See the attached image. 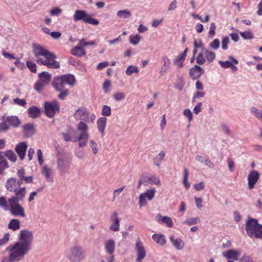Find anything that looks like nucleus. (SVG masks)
<instances>
[{
    "label": "nucleus",
    "instance_id": "nucleus-34",
    "mask_svg": "<svg viewBox=\"0 0 262 262\" xmlns=\"http://www.w3.org/2000/svg\"><path fill=\"white\" fill-rule=\"evenodd\" d=\"M23 128L24 135L27 137L32 136L35 132L34 125L31 123H28L24 125Z\"/></svg>",
    "mask_w": 262,
    "mask_h": 262
},
{
    "label": "nucleus",
    "instance_id": "nucleus-54",
    "mask_svg": "<svg viewBox=\"0 0 262 262\" xmlns=\"http://www.w3.org/2000/svg\"><path fill=\"white\" fill-rule=\"evenodd\" d=\"M102 115L104 116H110L111 115V108L108 105H105L102 110Z\"/></svg>",
    "mask_w": 262,
    "mask_h": 262
},
{
    "label": "nucleus",
    "instance_id": "nucleus-40",
    "mask_svg": "<svg viewBox=\"0 0 262 262\" xmlns=\"http://www.w3.org/2000/svg\"><path fill=\"white\" fill-rule=\"evenodd\" d=\"M131 12L127 9L119 10L117 13V15L119 18H128L131 16Z\"/></svg>",
    "mask_w": 262,
    "mask_h": 262
},
{
    "label": "nucleus",
    "instance_id": "nucleus-38",
    "mask_svg": "<svg viewBox=\"0 0 262 262\" xmlns=\"http://www.w3.org/2000/svg\"><path fill=\"white\" fill-rule=\"evenodd\" d=\"M28 112L29 117L32 118H36L39 117L40 115V111L39 108L35 106H32L30 107Z\"/></svg>",
    "mask_w": 262,
    "mask_h": 262
},
{
    "label": "nucleus",
    "instance_id": "nucleus-24",
    "mask_svg": "<svg viewBox=\"0 0 262 262\" xmlns=\"http://www.w3.org/2000/svg\"><path fill=\"white\" fill-rule=\"evenodd\" d=\"M52 84L54 88L58 91H62L64 89L66 85L61 76L55 77L53 80Z\"/></svg>",
    "mask_w": 262,
    "mask_h": 262
},
{
    "label": "nucleus",
    "instance_id": "nucleus-16",
    "mask_svg": "<svg viewBox=\"0 0 262 262\" xmlns=\"http://www.w3.org/2000/svg\"><path fill=\"white\" fill-rule=\"evenodd\" d=\"M21 184V180H18L16 178H10L6 182L5 187L8 191L13 192L19 187Z\"/></svg>",
    "mask_w": 262,
    "mask_h": 262
},
{
    "label": "nucleus",
    "instance_id": "nucleus-62",
    "mask_svg": "<svg viewBox=\"0 0 262 262\" xmlns=\"http://www.w3.org/2000/svg\"><path fill=\"white\" fill-rule=\"evenodd\" d=\"M13 102L14 104L18 105L19 106H24L26 104V101L24 99H19L18 98L13 99Z\"/></svg>",
    "mask_w": 262,
    "mask_h": 262
},
{
    "label": "nucleus",
    "instance_id": "nucleus-60",
    "mask_svg": "<svg viewBox=\"0 0 262 262\" xmlns=\"http://www.w3.org/2000/svg\"><path fill=\"white\" fill-rule=\"evenodd\" d=\"M210 47L213 50H217L220 47V41L218 39H215L210 43Z\"/></svg>",
    "mask_w": 262,
    "mask_h": 262
},
{
    "label": "nucleus",
    "instance_id": "nucleus-39",
    "mask_svg": "<svg viewBox=\"0 0 262 262\" xmlns=\"http://www.w3.org/2000/svg\"><path fill=\"white\" fill-rule=\"evenodd\" d=\"M20 221L17 219L11 220L8 224V228L13 231H16L20 228Z\"/></svg>",
    "mask_w": 262,
    "mask_h": 262
},
{
    "label": "nucleus",
    "instance_id": "nucleus-21",
    "mask_svg": "<svg viewBox=\"0 0 262 262\" xmlns=\"http://www.w3.org/2000/svg\"><path fill=\"white\" fill-rule=\"evenodd\" d=\"M169 240L173 247L178 250H182L185 245L184 242L180 238H176L173 235L169 236Z\"/></svg>",
    "mask_w": 262,
    "mask_h": 262
},
{
    "label": "nucleus",
    "instance_id": "nucleus-9",
    "mask_svg": "<svg viewBox=\"0 0 262 262\" xmlns=\"http://www.w3.org/2000/svg\"><path fill=\"white\" fill-rule=\"evenodd\" d=\"M77 130L79 133V135H85L84 138L80 140H77L78 145L80 147H83L87 144L88 140L89 138V125L85 124L84 123L81 122L77 126Z\"/></svg>",
    "mask_w": 262,
    "mask_h": 262
},
{
    "label": "nucleus",
    "instance_id": "nucleus-29",
    "mask_svg": "<svg viewBox=\"0 0 262 262\" xmlns=\"http://www.w3.org/2000/svg\"><path fill=\"white\" fill-rule=\"evenodd\" d=\"M162 62L163 65L160 71V73L162 76L164 75L169 69L171 60L167 56L164 55L162 57Z\"/></svg>",
    "mask_w": 262,
    "mask_h": 262
},
{
    "label": "nucleus",
    "instance_id": "nucleus-22",
    "mask_svg": "<svg viewBox=\"0 0 262 262\" xmlns=\"http://www.w3.org/2000/svg\"><path fill=\"white\" fill-rule=\"evenodd\" d=\"M188 49L186 48L184 51L178 55L173 60V63L178 68H181L184 66V62L185 60Z\"/></svg>",
    "mask_w": 262,
    "mask_h": 262
},
{
    "label": "nucleus",
    "instance_id": "nucleus-57",
    "mask_svg": "<svg viewBox=\"0 0 262 262\" xmlns=\"http://www.w3.org/2000/svg\"><path fill=\"white\" fill-rule=\"evenodd\" d=\"M113 97L115 100L120 101L123 100L125 98V95L122 92H117L114 94Z\"/></svg>",
    "mask_w": 262,
    "mask_h": 262
},
{
    "label": "nucleus",
    "instance_id": "nucleus-45",
    "mask_svg": "<svg viewBox=\"0 0 262 262\" xmlns=\"http://www.w3.org/2000/svg\"><path fill=\"white\" fill-rule=\"evenodd\" d=\"M200 222V219L199 217H191L188 219L186 221L183 222V224H186L189 226L197 224Z\"/></svg>",
    "mask_w": 262,
    "mask_h": 262
},
{
    "label": "nucleus",
    "instance_id": "nucleus-31",
    "mask_svg": "<svg viewBox=\"0 0 262 262\" xmlns=\"http://www.w3.org/2000/svg\"><path fill=\"white\" fill-rule=\"evenodd\" d=\"M152 238L157 244L160 246H164L166 243V238L165 236L163 234H154L152 235Z\"/></svg>",
    "mask_w": 262,
    "mask_h": 262
},
{
    "label": "nucleus",
    "instance_id": "nucleus-63",
    "mask_svg": "<svg viewBox=\"0 0 262 262\" xmlns=\"http://www.w3.org/2000/svg\"><path fill=\"white\" fill-rule=\"evenodd\" d=\"M27 66L29 70L33 73H36V64L32 62V61H27Z\"/></svg>",
    "mask_w": 262,
    "mask_h": 262
},
{
    "label": "nucleus",
    "instance_id": "nucleus-42",
    "mask_svg": "<svg viewBox=\"0 0 262 262\" xmlns=\"http://www.w3.org/2000/svg\"><path fill=\"white\" fill-rule=\"evenodd\" d=\"M250 112L256 118L262 120V110L255 107H252L250 108Z\"/></svg>",
    "mask_w": 262,
    "mask_h": 262
},
{
    "label": "nucleus",
    "instance_id": "nucleus-43",
    "mask_svg": "<svg viewBox=\"0 0 262 262\" xmlns=\"http://www.w3.org/2000/svg\"><path fill=\"white\" fill-rule=\"evenodd\" d=\"M141 40V36L136 34L135 35H130L129 36V42L134 46H136L138 44Z\"/></svg>",
    "mask_w": 262,
    "mask_h": 262
},
{
    "label": "nucleus",
    "instance_id": "nucleus-56",
    "mask_svg": "<svg viewBox=\"0 0 262 262\" xmlns=\"http://www.w3.org/2000/svg\"><path fill=\"white\" fill-rule=\"evenodd\" d=\"M216 26L214 23L210 24L209 31V37L212 38L215 34Z\"/></svg>",
    "mask_w": 262,
    "mask_h": 262
},
{
    "label": "nucleus",
    "instance_id": "nucleus-15",
    "mask_svg": "<svg viewBox=\"0 0 262 262\" xmlns=\"http://www.w3.org/2000/svg\"><path fill=\"white\" fill-rule=\"evenodd\" d=\"M135 248L137 252L136 261L141 262L145 257L146 252L143 243L139 239L136 241Z\"/></svg>",
    "mask_w": 262,
    "mask_h": 262
},
{
    "label": "nucleus",
    "instance_id": "nucleus-2",
    "mask_svg": "<svg viewBox=\"0 0 262 262\" xmlns=\"http://www.w3.org/2000/svg\"><path fill=\"white\" fill-rule=\"evenodd\" d=\"M33 53L37 59V62L52 69L59 68V62L55 60L56 55L41 45L34 44Z\"/></svg>",
    "mask_w": 262,
    "mask_h": 262
},
{
    "label": "nucleus",
    "instance_id": "nucleus-30",
    "mask_svg": "<svg viewBox=\"0 0 262 262\" xmlns=\"http://www.w3.org/2000/svg\"><path fill=\"white\" fill-rule=\"evenodd\" d=\"M15 195L11 196L10 199L15 198L16 201L19 202V201H23L25 197L26 193V190L25 187L20 188H17L16 191H14Z\"/></svg>",
    "mask_w": 262,
    "mask_h": 262
},
{
    "label": "nucleus",
    "instance_id": "nucleus-12",
    "mask_svg": "<svg viewBox=\"0 0 262 262\" xmlns=\"http://www.w3.org/2000/svg\"><path fill=\"white\" fill-rule=\"evenodd\" d=\"M44 107L46 115L49 118L54 117L55 114L59 112V105L56 101L45 102Z\"/></svg>",
    "mask_w": 262,
    "mask_h": 262
},
{
    "label": "nucleus",
    "instance_id": "nucleus-11",
    "mask_svg": "<svg viewBox=\"0 0 262 262\" xmlns=\"http://www.w3.org/2000/svg\"><path fill=\"white\" fill-rule=\"evenodd\" d=\"M51 75L48 72H43L39 75V80L34 85L35 90L40 92L42 88L47 84L51 79Z\"/></svg>",
    "mask_w": 262,
    "mask_h": 262
},
{
    "label": "nucleus",
    "instance_id": "nucleus-6",
    "mask_svg": "<svg viewBox=\"0 0 262 262\" xmlns=\"http://www.w3.org/2000/svg\"><path fill=\"white\" fill-rule=\"evenodd\" d=\"M74 119L79 121L76 126L81 122L84 123L88 125L89 122L94 123L96 115L94 114H91L84 107H80L75 111L73 114Z\"/></svg>",
    "mask_w": 262,
    "mask_h": 262
},
{
    "label": "nucleus",
    "instance_id": "nucleus-58",
    "mask_svg": "<svg viewBox=\"0 0 262 262\" xmlns=\"http://www.w3.org/2000/svg\"><path fill=\"white\" fill-rule=\"evenodd\" d=\"M111 83L110 80H105L103 84V89L105 93H108L111 89Z\"/></svg>",
    "mask_w": 262,
    "mask_h": 262
},
{
    "label": "nucleus",
    "instance_id": "nucleus-55",
    "mask_svg": "<svg viewBox=\"0 0 262 262\" xmlns=\"http://www.w3.org/2000/svg\"><path fill=\"white\" fill-rule=\"evenodd\" d=\"M229 43V39L227 36H224L222 38V48L224 50H226L228 49V45Z\"/></svg>",
    "mask_w": 262,
    "mask_h": 262
},
{
    "label": "nucleus",
    "instance_id": "nucleus-50",
    "mask_svg": "<svg viewBox=\"0 0 262 262\" xmlns=\"http://www.w3.org/2000/svg\"><path fill=\"white\" fill-rule=\"evenodd\" d=\"M205 93L202 91H197L193 96L192 101V102H196L197 99L203 98L204 97Z\"/></svg>",
    "mask_w": 262,
    "mask_h": 262
},
{
    "label": "nucleus",
    "instance_id": "nucleus-52",
    "mask_svg": "<svg viewBox=\"0 0 262 262\" xmlns=\"http://www.w3.org/2000/svg\"><path fill=\"white\" fill-rule=\"evenodd\" d=\"M10 241V234L6 233L3 236L0 238V246L6 244Z\"/></svg>",
    "mask_w": 262,
    "mask_h": 262
},
{
    "label": "nucleus",
    "instance_id": "nucleus-61",
    "mask_svg": "<svg viewBox=\"0 0 262 262\" xmlns=\"http://www.w3.org/2000/svg\"><path fill=\"white\" fill-rule=\"evenodd\" d=\"M10 128L7 120L5 122L0 123V132H5Z\"/></svg>",
    "mask_w": 262,
    "mask_h": 262
},
{
    "label": "nucleus",
    "instance_id": "nucleus-5",
    "mask_svg": "<svg viewBox=\"0 0 262 262\" xmlns=\"http://www.w3.org/2000/svg\"><path fill=\"white\" fill-rule=\"evenodd\" d=\"M66 256L72 262H81L85 257V251L81 246L75 245L67 250Z\"/></svg>",
    "mask_w": 262,
    "mask_h": 262
},
{
    "label": "nucleus",
    "instance_id": "nucleus-59",
    "mask_svg": "<svg viewBox=\"0 0 262 262\" xmlns=\"http://www.w3.org/2000/svg\"><path fill=\"white\" fill-rule=\"evenodd\" d=\"M238 262H254V261L250 256L244 254L239 259Z\"/></svg>",
    "mask_w": 262,
    "mask_h": 262
},
{
    "label": "nucleus",
    "instance_id": "nucleus-44",
    "mask_svg": "<svg viewBox=\"0 0 262 262\" xmlns=\"http://www.w3.org/2000/svg\"><path fill=\"white\" fill-rule=\"evenodd\" d=\"M165 156V153L163 151L160 152L157 155L154 159V163L155 165L159 166L161 161L163 160Z\"/></svg>",
    "mask_w": 262,
    "mask_h": 262
},
{
    "label": "nucleus",
    "instance_id": "nucleus-8",
    "mask_svg": "<svg viewBox=\"0 0 262 262\" xmlns=\"http://www.w3.org/2000/svg\"><path fill=\"white\" fill-rule=\"evenodd\" d=\"M215 58V54L213 52L205 49L202 51L197 56L196 63L202 65L207 62L208 63H211Z\"/></svg>",
    "mask_w": 262,
    "mask_h": 262
},
{
    "label": "nucleus",
    "instance_id": "nucleus-47",
    "mask_svg": "<svg viewBox=\"0 0 262 262\" xmlns=\"http://www.w3.org/2000/svg\"><path fill=\"white\" fill-rule=\"evenodd\" d=\"M89 145L92 148L93 154L96 155L98 151V147L96 141L93 139L90 140Z\"/></svg>",
    "mask_w": 262,
    "mask_h": 262
},
{
    "label": "nucleus",
    "instance_id": "nucleus-3",
    "mask_svg": "<svg viewBox=\"0 0 262 262\" xmlns=\"http://www.w3.org/2000/svg\"><path fill=\"white\" fill-rule=\"evenodd\" d=\"M0 207L5 211H10L12 214L16 216L24 217L26 216L24 208L16 201L15 198L9 199L7 201L6 197H0Z\"/></svg>",
    "mask_w": 262,
    "mask_h": 262
},
{
    "label": "nucleus",
    "instance_id": "nucleus-1",
    "mask_svg": "<svg viewBox=\"0 0 262 262\" xmlns=\"http://www.w3.org/2000/svg\"><path fill=\"white\" fill-rule=\"evenodd\" d=\"M34 239L33 232L23 229L19 231L18 241L9 245L5 251L9 253L10 262L23 260L30 251Z\"/></svg>",
    "mask_w": 262,
    "mask_h": 262
},
{
    "label": "nucleus",
    "instance_id": "nucleus-10",
    "mask_svg": "<svg viewBox=\"0 0 262 262\" xmlns=\"http://www.w3.org/2000/svg\"><path fill=\"white\" fill-rule=\"evenodd\" d=\"M70 166V161L66 157L58 156L57 158V169L61 176L68 173Z\"/></svg>",
    "mask_w": 262,
    "mask_h": 262
},
{
    "label": "nucleus",
    "instance_id": "nucleus-19",
    "mask_svg": "<svg viewBox=\"0 0 262 262\" xmlns=\"http://www.w3.org/2000/svg\"><path fill=\"white\" fill-rule=\"evenodd\" d=\"M156 220L159 224H164L167 227L170 228L173 226L172 220L169 216H162L161 214L158 213L156 216Z\"/></svg>",
    "mask_w": 262,
    "mask_h": 262
},
{
    "label": "nucleus",
    "instance_id": "nucleus-53",
    "mask_svg": "<svg viewBox=\"0 0 262 262\" xmlns=\"http://www.w3.org/2000/svg\"><path fill=\"white\" fill-rule=\"evenodd\" d=\"M9 167L7 160L0 161V174H3L5 169Z\"/></svg>",
    "mask_w": 262,
    "mask_h": 262
},
{
    "label": "nucleus",
    "instance_id": "nucleus-49",
    "mask_svg": "<svg viewBox=\"0 0 262 262\" xmlns=\"http://www.w3.org/2000/svg\"><path fill=\"white\" fill-rule=\"evenodd\" d=\"M239 33L244 39H251L253 38V34L250 31L240 32Z\"/></svg>",
    "mask_w": 262,
    "mask_h": 262
},
{
    "label": "nucleus",
    "instance_id": "nucleus-27",
    "mask_svg": "<svg viewBox=\"0 0 262 262\" xmlns=\"http://www.w3.org/2000/svg\"><path fill=\"white\" fill-rule=\"evenodd\" d=\"M228 58L229 60H226V61H219V63L221 66V67L224 69H228L230 68L231 66H232V64H238V61L237 59L234 58L232 56H229L228 57Z\"/></svg>",
    "mask_w": 262,
    "mask_h": 262
},
{
    "label": "nucleus",
    "instance_id": "nucleus-13",
    "mask_svg": "<svg viewBox=\"0 0 262 262\" xmlns=\"http://www.w3.org/2000/svg\"><path fill=\"white\" fill-rule=\"evenodd\" d=\"M62 135L63 136L64 140L67 142L72 141L73 142H76L77 140L85 138V135H83V134L82 135L79 134L77 136L76 132L72 127L69 128L67 132H63Z\"/></svg>",
    "mask_w": 262,
    "mask_h": 262
},
{
    "label": "nucleus",
    "instance_id": "nucleus-35",
    "mask_svg": "<svg viewBox=\"0 0 262 262\" xmlns=\"http://www.w3.org/2000/svg\"><path fill=\"white\" fill-rule=\"evenodd\" d=\"M66 85L73 86L75 83L76 79L75 76L70 74L63 75L61 76Z\"/></svg>",
    "mask_w": 262,
    "mask_h": 262
},
{
    "label": "nucleus",
    "instance_id": "nucleus-32",
    "mask_svg": "<svg viewBox=\"0 0 262 262\" xmlns=\"http://www.w3.org/2000/svg\"><path fill=\"white\" fill-rule=\"evenodd\" d=\"M71 53L72 55L77 57H81L86 54L85 49L82 46H80L79 44L71 49Z\"/></svg>",
    "mask_w": 262,
    "mask_h": 262
},
{
    "label": "nucleus",
    "instance_id": "nucleus-28",
    "mask_svg": "<svg viewBox=\"0 0 262 262\" xmlns=\"http://www.w3.org/2000/svg\"><path fill=\"white\" fill-rule=\"evenodd\" d=\"M204 70L200 66L195 65L190 70V75L192 79L199 78L204 73Z\"/></svg>",
    "mask_w": 262,
    "mask_h": 262
},
{
    "label": "nucleus",
    "instance_id": "nucleus-14",
    "mask_svg": "<svg viewBox=\"0 0 262 262\" xmlns=\"http://www.w3.org/2000/svg\"><path fill=\"white\" fill-rule=\"evenodd\" d=\"M156 190L154 188L148 189L140 195L139 204L142 207L147 204L146 199L151 201L155 196Z\"/></svg>",
    "mask_w": 262,
    "mask_h": 262
},
{
    "label": "nucleus",
    "instance_id": "nucleus-37",
    "mask_svg": "<svg viewBox=\"0 0 262 262\" xmlns=\"http://www.w3.org/2000/svg\"><path fill=\"white\" fill-rule=\"evenodd\" d=\"M144 182L147 184L160 185L161 181L160 178L155 175L147 177L145 178Z\"/></svg>",
    "mask_w": 262,
    "mask_h": 262
},
{
    "label": "nucleus",
    "instance_id": "nucleus-25",
    "mask_svg": "<svg viewBox=\"0 0 262 262\" xmlns=\"http://www.w3.org/2000/svg\"><path fill=\"white\" fill-rule=\"evenodd\" d=\"M107 119L105 117H100L97 121V127L98 131L102 136L105 134V129L106 126Z\"/></svg>",
    "mask_w": 262,
    "mask_h": 262
},
{
    "label": "nucleus",
    "instance_id": "nucleus-4",
    "mask_svg": "<svg viewBox=\"0 0 262 262\" xmlns=\"http://www.w3.org/2000/svg\"><path fill=\"white\" fill-rule=\"evenodd\" d=\"M245 229L250 238H262V225L256 219L250 218L246 222Z\"/></svg>",
    "mask_w": 262,
    "mask_h": 262
},
{
    "label": "nucleus",
    "instance_id": "nucleus-51",
    "mask_svg": "<svg viewBox=\"0 0 262 262\" xmlns=\"http://www.w3.org/2000/svg\"><path fill=\"white\" fill-rule=\"evenodd\" d=\"M96 43V41L95 40H92L90 41H86L84 39H81L79 41V45L82 46L84 48V47L88 46H93Z\"/></svg>",
    "mask_w": 262,
    "mask_h": 262
},
{
    "label": "nucleus",
    "instance_id": "nucleus-46",
    "mask_svg": "<svg viewBox=\"0 0 262 262\" xmlns=\"http://www.w3.org/2000/svg\"><path fill=\"white\" fill-rule=\"evenodd\" d=\"M5 157H6L10 161L14 162L16 160V156L14 151L11 150L5 151Z\"/></svg>",
    "mask_w": 262,
    "mask_h": 262
},
{
    "label": "nucleus",
    "instance_id": "nucleus-26",
    "mask_svg": "<svg viewBox=\"0 0 262 262\" xmlns=\"http://www.w3.org/2000/svg\"><path fill=\"white\" fill-rule=\"evenodd\" d=\"M115 245L116 243L114 239H108L104 242V249L111 256L113 255V254L115 251Z\"/></svg>",
    "mask_w": 262,
    "mask_h": 262
},
{
    "label": "nucleus",
    "instance_id": "nucleus-41",
    "mask_svg": "<svg viewBox=\"0 0 262 262\" xmlns=\"http://www.w3.org/2000/svg\"><path fill=\"white\" fill-rule=\"evenodd\" d=\"M139 72L138 67L133 65L129 66L125 71V74L128 76H130L134 73L138 74Z\"/></svg>",
    "mask_w": 262,
    "mask_h": 262
},
{
    "label": "nucleus",
    "instance_id": "nucleus-17",
    "mask_svg": "<svg viewBox=\"0 0 262 262\" xmlns=\"http://www.w3.org/2000/svg\"><path fill=\"white\" fill-rule=\"evenodd\" d=\"M260 173L256 170H251L248 175V186L249 189L254 188L255 185L259 179Z\"/></svg>",
    "mask_w": 262,
    "mask_h": 262
},
{
    "label": "nucleus",
    "instance_id": "nucleus-7",
    "mask_svg": "<svg viewBox=\"0 0 262 262\" xmlns=\"http://www.w3.org/2000/svg\"><path fill=\"white\" fill-rule=\"evenodd\" d=\"M73 19L75 21L82 20L85 23L95 26L99 24V21L97 19L92 18L90 15L83 10H76L73 16Z\"/></svg>",
    "mask_w": 262,
    "mask_h": 262
},
{
    "label": "nucleus",
    "instance_id": "nucleus-33",
    "mask_svg": "<svg viewBox=\"0 0 262 262\" xmlns=\"http://www.w3.org/2000/svg\"><path fill=\"white\" fill-rule=\"evenodd\" d=\"M7 122L10 127H17L21 124V121L16 116H10L6 118Z\"/></svg>",
    "mask_w": 262,
    "mask_h": 262
},
{
    "label": "nucleus",
    "instance_id": "nucleus-20",
    "mask_svg": "<svg viewBox=\"0 0 262 262\" xmlns=\"http://www.w3.org/2000/svg\"><path fill=\"white\" fill-rule=\"evenodd\" d=\"M240 254V251L236 249H230L222 253V255L226 258L234 260L239 259Z\"/></svg>",
    "mask_w": 262,
    "mask_h": 262
},
{
    "label": "nucleus",
    "instance_id": "nucleus-48",
    "mask_svg": "<svg viewBox=\"0 0 262 262\" xmlns=\"http://www.w3.org/2000/svg\"><path fill=\"white\" fill-rule=\"evenodd\" d=\"M183 115L188 119L189 122L193 120V115L191 110L189 108L185 109L183 113Z\"/></svg>",
    "mask_w": 262,
    "mask_h": 262
},
{
    "label": "nucleus",
    "instance_id": "nucleus-23",
    "mask_svg": "<svg viewBox=\"0 0 262 262\" xmlns=\"http://www.w3.org/2000/svg\"><path fill=\"white\" fill-rule=\"evenodd\" d=\"M27 147V145L25 142H20L15 147V151L21 160H23L25 157Z\"/></svg>",
    "mask_w": 262,
    "mask_h": 262
},
{
    "label": "nucleus",
    "instance_id": "nucleus-18",
    "mask_svg": "<svg viewBox=\"0 0 262 262\" xmlns=\"http://www.w3.org/2000/svg\"><path fill=\"white\" fill-rule=\"evenodd\" d=\"M111 225L109 229L113 232H117L120 229V221L118 217V213L114 212L110 217Z\"/></svg>",
    "mask_w": 262,
    "mask_h": 262
},
{
    "label": "nucleus",
    "instance_id": "nucleus-36",
    "mask_svg": "<svg viewBox=\"0 0 262 262\" xmlns=\"http://www.w3.org/2000/svg\"><path fill=\"white\" fill-rule=\"evenodd\" d=\"M41 171L47 181L50 182H53V180L51 176L52 170L47 165H44L42 167Z\"/></svg>",
    "mask_w": 262,
    "mask_h": 262
},
{
    "label": "nucleus",
    "instance_id": "nucleus-64",
    "mask_svg": "<svg viewBox=\"0 0 262 262\" xmlns=\"http://www.w3.org/2000/svg\"><path fill=\"white\" fill-rule=\"evenodd\" d=\"M37 156L38 163L40 165H42L43 163V159L42 152L41 149H38L37 151Z\"/></svg>",
    "mask_w": 262,
    "mask_h": 262
}]
</instances>
